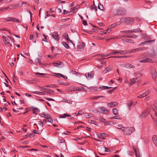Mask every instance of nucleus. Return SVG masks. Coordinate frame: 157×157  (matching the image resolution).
<instances>
[{
    "label": "nucleus",
    "instance_id": "33",
    "mask_svg": "<svg viewBox=\"0 0 157 157\" xmlns=\"http://www.w3.org/2000/svg\"><path fill=\"white\" fill-rule=\"evenodd\" d=\"M112 111L114 115H116L118 114V110L117 109H113Z\"/></svg>",
    "mask_w": 157,
    "mask_h": 157
},
{
    "label": "nucleus",
    "instance_id": "59",
    "mask_svg": "<svg viewBox=\"0 0 157 157\" xmlns=\"http://www.w3.org/2000/svg\"><path fill=\"white\" fill-rule=\"evenodd\" d=\"M38 124L42 127L44 126V124L42 122L40 121L38 122Z\"/></svg>",
    "mask_w": 157,
    "mask_h": 157
},
{
    "label": "nucleus",
    "instance_id": "9",
    "mask_svg": "<svg viewBox=\"0 0 157 157\" xmlns=\"http://www.w3.org/2000/svg\"><path fill=\"white\" fill-rule=\"evenodd\" d=\"M2 38H3V41L5 44L7 45L10 44V46H12V44L10 43L9 40L7 38L4 36H2Z\"/></svg>",
    "mask_w": 157,
    "mask_h": 157
},
{
    "label": "nucleus",
    "instance_id": "16",
    "mask_svg": "<svg viewBox=\"0 0 157 157\" xmlns=\"http://www.w3.org/2000/svg\"><path fill=\"white\" fill-rule=\"evenodd\" d=\"M152 139L154 144L157 147V136L154 135L152 137Z\"/></svg>",
    "mask_w": 157,
    "mask_h": 157
},
{
    "label": "nucleus",
    "instance_id": "28",
    "mask_svg": "<svg viewBox=\"0 0 157 157\" xmlns=\"http://www.w3.org/2000/svg\"><path fill=\"white\" fill-rule=\"evenodd\" d=\"M44 92L48 93L50 94H52V93H54V91L48 89H47L46 91H44Z\"/></svg>",
    "mask_w": 157,
    "mask_h": 157
},
{
    "label": "nucleus",
    "instance_id": "4",
    "mask_svg": "<svg viewBox=\"0 0 157 157\" xmlns=\"http://www.w3.org/2000/svg\"><path fill=\"white\" fill-rule=\"evenodd\" d=\"M98 111L101 114L109 113V111L105 108L102 107L98 109Z\"/></svg>",
    "mask_w": 157,
    "mask_h": 157
},
{
    "label": "nucleus",
    "instance_id": "27",
    "mask_svg": "<svg viewBox=\"0 0 157 157\" xmlns=\"http://www.w3.org/2000/svg\"><path fill=\"white\" fill-rule=\"evenodd\" d=\"M84 116L87 118H90L92 117V115L90 113H86L84 114Z\"/></svg>",
    "mask_w": 157,
    "mask_h": 157
},
{
    "label": "nucleus",
    "instance_id": "34",
    "mask_svg": "<svg viewBox=\"0 0 157 157\" xmlns=\"http://www.w3.org/2000/svg\"><path fill=\"white\" fill-rule=\"evenodd\" d=\"M112 87H108L107 86H103L102 87L100 86V88L101 89L103 90H105V89H109L110 88H111Z\"/></svg>",
    "mask_w": 157,
    "mask_h": 157
},
{
    "label": "nucleus",
    "instance_id": "12",
    "mask_svg": "<svg viewBox=\"0 0 157 157\" xmlns=\"http://www.w3.org/2000/svg\"><path fill=\"white\" fill-rule=\"evenodd\" d=\"M129 57V56H112L110 57L107 58H102V59H108L110 58H126Z\"/></svg>",
    "mask_w": 157,
    "mask_h": 157
},
{
    "label": "nucleus",
    "instance_id": "13",
    "mask_svg": "<svg viewBox=\"0 0 157 157\" xmlns=\"http://www.w3.org/2000/svg\"><path fill=\"white\" fill-rule=\"evenodd\" d=\"M139 61L142 63H150L152 61V59L150 58H147L142 60H140Z\"/></svg>",
    "mask_w": 157,
    "mask_h": 157
},
{
    "label": "nucleus",
    "instance_id": "43",
    "mask_svg": "<svg viewBox=\"0 0 157 157\" xmlns=\"http://www.w3.org/2000/svg\"><path fill=\"white\" fill-rule=\"evenodd\" d=\"M33 93L34 94H39L44 95L45 94L43 92L40 91H33Z\"/></svg>",
    "mask_w": 157,
    "mask_h": 157
},
{
    "label": "nucleus",
    "instance_id": "3",
    "mask_svg": "<svg viewBox=\"0 0 157 157\" xmlns=\"http://www.w3.org/2000/svg\"><path fill=\"white\" fill-rule=\"evenodd\" d=\"M121 20H123L124 22L127 24H132L134 23V20L132 18H125L123 17L122 18Z\"/></svg>",
    "mask_w": 157,
    "mask_h": 157
},
{
    "label": "nucleus",
    "instance_id": "52",
    "mask_svg": "<svg viewBox=\"0 0 157 157\" xmlns=\"http://www.w3.org/2000/svg\"><path fill=\"white\" fill-rule=\"evenodd\" d=\"M14 19L13 20V22H18V23H21V21L18 19H17L15 18H14Z\"/></svg>",
    "mask_w": 157,
    "mask_h": 157
},
{
    "label": "nucleus",
    "instance_id": "23",
    "mask_svg": "<svg viewBox=\"0 0 157 157\" xmlns=\"http://www.w3.org/2000/svg\"><path fill=\"white\" fill-rule=\"evenodd\" d=\"M54 74L56 75V76L58 77H62L63 78L65 79H67V77L66 76H64L62 74H60V73H54Z\"/></svg>",
    "mask_w": 157,
    "mask_h": 157
},
{
    "label": "nucleus",
    "instance_id": "58",
    "mask_svg": "<svg viewBox=\"0 0 157 157\" xmlns=\"http://www.w3.org/2000/svg\"><path fill=\"white\" fill-rule=\"evenodd\" d=\"M45 99H46L47 100H48L49 101H55V100L54 99H53L52 98H45Z\"/></svg>",
    "mask_w": 157,
    "mask_h": 157
},
{
    "label": "nucleus",
    "instance_id": "8",
    "mask_svg": "<svg viewBox=\"0 0 157 157\" xmlns=\"http://www.w3.org/2000/svg\"><path fill=\"white\" fill-rule=\"evenodd\" d=\"M90 90L92 92H95L100 91V87H99L95 86H91L89 88Z\"/></svg>",
    "mask_w": 157,
    "mask_h": 157
},
{
    "label": "nucleus",
    "instance_id": "42",
    "mask_svg": "<svg viewBox=\"0 0 157 157\" xmlns=\"http://www.w3.org/2000/svg\"><path fill=\"white\" fill-rule=\"evenodd\" d=\"M113 28V27L112 26H111V25H110L108 27L107 30V31L108 32V33H110L112 31L111 29Z\"/></svg>",
    "mask_w": 157,
    "mask_h": 157
},
{
    "label": "nucleus",
    "instance_id": "61",
    "mask_svg": "<svg viewBox=\"0 0 157 157\" xmlns=\"http://www.w3.org/2000/svg\"><path fill=\"white\" fill-rule=\"evenodd\" d=\"M123 37H125L126 38H129V37H133V36H128V35H123Z\"/></svg>",
    "mask_w": 157,
    "mask_h": 157
},
{
    "label": "nucleus",
    "instance_id": "35",
    "mask_svg": "<svg viewBox=\"0 0 157 157\" xmlns=\"http://www.w3.org/2000/svg\"><path fill=\"white\" fill-rule=\"evenodd\" d=\"M63 36L67 40L68 42H69V39L68 35L67 33H65L64 34Z\"/></svg>",
    "mask_w": 157,
    "mask_h": 157
},
{
    "label": "nucleus",
    "instance_id": "48",
    "mask_svg": "<svg viewBox=\"0 0 157 157\" xmlns=\"http://www.w3.org/2000/svg\"><path fill=\"white\" fill-rule=\"evenodd\" d=\"M26 82L28 84H34V82L33 81V80H26Z\"/></svg>",
    "mask_w": 157,
    "mask_h": 157
},
{
    "label": "nucleus",
    "instance_id": "64",
    "mask_svg": "<svg viewBox=\"0 0 157 157\" xmlns=\"http://www.w3.org/2000/svg\"><path fill=\"white\" fill-rule=\"evenodd\" d=\"M34 134L33 133H31L29 135V136L31 137H33L34 136Z\"/></svg>",
    "mask_w": 157,
    "mask_h": 157
},
{
    "label": "nucleus",
    "instance_id": "19",
    "mask_svg": "<svg viewBox=\"0 0 157 157\" xmlns=\"http://www.w3.org/2000/svg\"><path fill=\"white\" fill-rule=\"evenodd\" d=\"M52 36L53 38L56 40H58L59 39L58 34L57 33H54L52 35Z\"/></svg>",
    "mask_w": 157,
    "mask_h": 157
},
{
    "label": "nucleus",
    "instance_id": "24",
    "mask_svg": "<svg viewBox=\"0 0 157 157\" xmlns=\"http://www.w3.org/2000/svg\"><path fill=\"white\" fill-rule=\"evenodd\" d=\"M93 76L94 74L92 73H88L86 74V76L87 78H93Z\"/></svg>",
    "mask_w": 157,
    "mask_h": 157
},
{
    "label": "nucleus",
    "instance_id": "40",
    "mask_svg": "<svg viewBox=\"0 0 157 157\" xmlns=\"http://www.w3.org/2000/svg\"><path fill=\"white\" fill-rule=\"evenodd\" d=\"M89 123H91V124H94L95 125H97V123L94 121L92 120H89Z\"/></svg>",
    "mask_w": 157,
    "mask_h": 157
},
{
    "label": "nucleus",
    "instance_id": "38",
    "mask_svg": "<svg viewBox=\"0 0 157 157\" xmlns=\"http://www.w3.org/2000/svg\"><path fill=\"white\" fill-rule=\"evenodd\" d=\"M13 17H8L7 18L6 20V21H13V20L14 19Z\"/></svg>",
    "mask_w": 157,
    "mask_h": 157
},
{
    "label": "nucleus",
    "instance_id": "18",
    "mask_svg": "<svg viewBox=\"0 0 157 157\" xmlns=\"http://www.w3.org/2000/svg\"><path fill=\"white\" fill-rule=\"evenodd\" d=\"M124 67L127 68H133L135 66L130 63L125 64L124 65Z\"/></svg>",
    "mask_w": 157,
    "mask_h": 157
},
{
    "label": "nucleus",
    "instance_id": "1",
    "mask_svg": "<svg viewBox=\"0 0 157 157\" xmlns=\"http://www.w3.org/2000/svg\"><path fill=\"white\" fill-rule=\"evenodd\" d=\"M145 36L146 37H144L146 38L145 40L146 41L140 43L139 45V46H141L144 45L150 44L153 43L155 41V39L151 40H149V39H151L150 37L148 35H146Z\"/></svg>",
    "mask_w": 157,
    "mask_h": 157
},
{
    "label": "nucleus",
    "instance_id": "20",
    "mask_svg": "<svg viewBox=\"0 0 157 157\" xmlns=\"http://www.w3.org/2000/svg\"><path fill=\"white\" fill-rule=\"evenodd\" d=\"M108 105L110 107H113L117 106L118 103L117 102H111L108 103Z\"/></svg>",
    "mask_w": 157,
    "mask_h": 157
},
{
    "label": "nucleus",
    "instance_id": "25",
    "mask_svg": "<svg viewBox=\"0 0 157 157\" xmlns=\"http://www.w3.org/2000/svg\"><path fill=\"white\" fill-rule=\"evenodd\" d=\"M71 117V115H70L64 113L63 115H60L59 117L62 118H66V117Z\"/></svg>",
    "mask_w": 157,
    "mask_h": 157
},
{
    "label": "nucleus",
    "instance_id": "62",
    "mask_svg": "<svg viewBox=\"0 0 157 157\" xmlns=\"http://www.w3.org/2000/svg\"><path fill=\"white\" fill-rule=\"evenodd\" d=\"M69 13V12L67 11H66L65 10H64L63 11V14H66Z\"/></svg>",
    "mask_w": 157,
    "mask_h": 157
},
{
    "label": "nucleus",
    "instance_id": "21",
    "mask_svg": "<svg viewBox=\"0 0 157 157\" xmlns=\"http://www.w3.org/2000/svg\"><path fill=\"white\" fill-rule=\"evenodd\" d=\"M127 105L128 107L129 110H130L131 108V106L132 105L134 106L133 105V102L132 100L129 101L128 103H127Z\"/></svg>",
    "mask_w": 157,
    "mask_h": 157
},
{
    "label": "nucleus",
    "instance_id": "6",
    "mask_svg": "<svg viewBox=\"0 0 157 157\" xmlns=\"http://www.w3.org/2000/svg\"><path fill=\"white\" fill-rule=\"evenodd\" d=\"M126 13V11L125 10L121 9L116 12V14L117 15H123Z\"/></svg>",
    "mask_w": 157,
    "mask_h": 157
},
{
    "label": "nucleus",
    "instance_id": "55",
    "mask_svg": "<svg viewBox=\"0 0 157 157\" xmlns=\"http://www.w3.org/2000/svg\"><path fill=\"white\" fill-rule=\"evenodd\" d=\"M19 4H13V9H15L17 7H18L19 6Z\"/></svg>",
    "mask_w": 157,
    "mask_h": 157
},
{
    "label": "nucleus",
    "instance_id": "46",
    "mask_svg": "<svg viewBox=\"0 0 157 157\" xmlns=\"http://www.w3.org/2000/svg\"><path fill=\"white\" fill-rule=\"evenodd\" d=\"M46 87H53V88H56L57 87V86L56 85H48L46 86Z\"/></svg>",
    "mask_w": 157,
    "mask_h": 157
},
{
    "label": "nucleus",
    "instance_id": "10",
    "mask_svg": "<svg viewBox=\"0 0 157 157\" xmlns=\"http://www.w3.org/2000/svg\"><path fill=\"white\" fill-rule=\"evenodd\" d=\"M150 91L147 90L146 91L145 93H143L142 94H141L137 97V98H143L147 96L150 93Z\"/></svg>",
    "mask_w": 157,
    "mask_h": 157
},
{
    "label": "nucleus",
    "instance_id": "11",
    "mask_svg": "<svg viewBox=\"0 0 157 157\" xmlns=\"http://www.w3.org/2000/svg\"><path fill=\"white\" fill-rule=\"evenodd\" d=\"M138 82V78H133L131 80H130L129 82V84L130 85H132L133 83H136Z\"/></svg>",
    "mask_w": 157,
    "mask_h": 157
},
{
    "label": "nucleus",
    "instance_id": "29",
    "mask_svg": "<svg viewBox=\"0 0 157 157\" xmlns=\"http://www.w3.org/2000/svg\"><path fill=\"white\" fill-rule=\"evenodd\" d=\"M62 63V62L61 61H59V63L58 62L55 63L53 62V64L54 67H58Z\"/></svg>",
    "mask_w": 157,
    "mask_h": 157
},
{
    "label": "nucleus",
    "instance_id": "47",
    "mask_svg": "<svg viewBox=\"0 0 157 157\" xmlns=\"http://www.w3.org/2000/svg\"><path fill=\"white\" fill-rule=\"evenodd\" d=\"M35 62L36 63H38L40 65L41 64V59L40 58H38L37 60H36Z\"/></svg>",
    "mask_w": 157,
    "mask_h": 157
},
{
    "label": "nucleus",
    "instance_id": "15",
    "mask_svg": "<svg viewBox=\"0 0 157 157\" xmlns=\"http://www.w3.org/2000/svg\"><path fill=\"white\" fill-rule=\"evenodd\" d=\"M59 146L62 150H65L66 148V145L65 143H63L61 144H59Z\"/></svg>",
    "mask_w": 157,
    "mask_h": 157
},
{
    "label": "nucleus",
    "instance_id": "5",
    "mask_svg": "<svg viewBox=\"0 0 157 157\" xmlns=\"http://www.w3.org/2000/svg\"><path fill=\"white\" fill-rule=\"evenodd\" d=\"M151 72L153 79H156L157 77V74L156 70L154 68H152L151 69Z\"/></svg>",
    "mask_w": 157,
    "mask_h": 157
},
{
    "label": "nucleus",
    "instance_id": "26",
    "mask_svg": "<svg viewBox=\"0 0 157 157\" xmlns=\"http://www.w3.org/2000/svg\"><path fill=\"white\" fill-rule=\"evenodd\" d=\"M149 114V112L147 111H144L141 114L142 117H145L147 116Z\"/></svg>",
    "mask_w": 157,
    "mask_h": 157
},
{
    "label": "nucleus",
    "instance_id": "22",
    "mask_svg": "<svg viewBox=\"0 0 157 157\" xmlns=\"http://www.w3.org/2000/svg\"><path fill=\"white\" fill-rule=\"evenodd\" d=\"M131 53V52L129 51L128 52L126 51H123V50H120L118 51V54H128V53Z\"/></svg>",
    "mask_w": 157,
    "mask_h": 157
},
{
    "label": "nucleus",
    "instance_id": "54",
    "mask_svg": "<svg viewBox=\"0 0 157 157\" xmlns=\"http://www.w3.org/2000/svg\"><path fill=\"white\" fill-rule=\"evenodd\" d=\"M28 150L30 151H38L39 150L36 149H35V148H32L30 149H28Z\"/></svg>",
    "mask_w": 157,
    "mask_h": 157
},
{
    "label": "nucleus",
    "instance_id": "63",
    "mask_svg": "<svg viewBox=\"0 0 157 157\" xmlns=\"http://www.w3.org/2000/svg\"><path fill=\"white\" fill-rule=\"evenodd\" d=\"M82 23L84 25H87V22L85 20H84L83 21Z\"/></svg>",
    "mask_w": 157,
    "mask_h": 157
},
{
    "label": "nucleus",
    "instance_id": "39",
    "mask_svg": "<svg viewBox=\"0 0 157 157\" xmlns=\"http://www.w3.org/2000/svg\"><path fill=\"white\" fill-rule=\"evenodd\" d=\"M42 116L44 117H45L47 119L50 116L49 114H45L44 113H43L41 114Z\"/></svg>",
    "mask_w": 157,
    "mask_h": 157
},
{
    "label": "nucleus",
    "instance_id": "17",
    "mask_svg": "<svg viewBox=\"0 0 157 157\" xmlns=\"http://www.w3.org/2000/svg\"><path fill=\"white\" fill-rule=\"evenodd\" d=\"M99 120L101 122L104 123V124L105 125H107L109 124V122L108 121H106V120L103 117H99Z\"/></svg>",
    "mask_w": 157,
    "mask_h": 157
},
{
    "label": "nucleus",
    "instance_id": "2",
    "mask_svg": "<svg viewBox=\"0 0 157 157\" xmlns=\"http://www.w3.org/2000/svg\"><path fill=\"white\" fill-rule=\"evenodd\" d=\"M117 129H119L123 131L124 132V134L127 135H130L132 132H133L135 129L133 127H127L125 128L124 129H122L121 128H117Z\"/></svg>",
    "mask_w": 157,
    "mask_h": 157
},
{
    "label": "nucleus",
    "instance_id": "56",
    "mask_svg": "<svg viewBox=\"0 0 157 157\" xmlns=\"http://www.w3.org/2000/svg\"><path fill=\"white\" fill-rule=\"evenodd\" d=\"M136 19L137 21H141V18L139 17H136Z\"/></svg>",
    "mask_w": 157,
    "mask_h": 157
},
{
    "label": "nucleus",
    "instance_id": "36",
    "mask_svg": "<svg viewBox=\"0 0 157 157\" xmlns=\"http://www.w3.org/2000/svg\"><path fill=\"white\" fill-rule=\"evenodd\" d=\"M111 55H115L117 54H118V51L113 50L112 52H110Z\"/></svg>",
    "mask_w": 157,
    "mask_h": 157
},
{
    "label": "nucleus",
    "instance_id": "57",
    "mask_svg": "<svg viewBox=\"0 0 157 157\" xmlns=\"http://www.w3.org/2000/svg\"><path fill=\"white\" fill-rule=\"evenodd\" d=\"M8 9H10V7L9 6L3 8L2 9V11H5V10H8Z\"/></svg>",
    "mask_w": 157,
    "mask_h": 157
},
{
    "label": "nucleus",
    "instance_id": "50",
    "mask_svg": "<svg viewBox=\"0 0 157 157\" xmlns=\"http://www.w3.org/2000/svg\"><path fill=\"white\" fill-rule=\"evenodd\" d=\"M78 8V6H76L73 7L71 8V11L75 10H76Z\"/></svg>",
    "mask_w": 157,
    "mask_h": 157
},
{
    "label": "nucleus",
    "instance_id": "31",
    "mask_svg": "<svg viewBox=\"0 0 157 157\" xmlns=\"http://www.w3.org/2000/svg\"><path fill=\"white\" fill-rule=\"evenodd\" d=\"M63 45L67 49H70V47L68 44L66 42H63L62 43Z\"/></svg>",
    "mask_w": 157,
    "mask_h": 157
},
{
    "label": "nucleus",
    "instance_id": "32",
    "mask_svg": "<svg viewBox=\"0 0 157 157\" xmlns=\"http://www.w3.org/2000/svg\"><path fill=\"white\" fill-rule=\"evenodd\" d=\"M136 32V31H134L133 30H126V31H121V33H128L130 32L133 33L134 32Z\"/></svg>",
    "mask_w": 157,
    "mask_h": 157
},
{
    "label": "nucleus",
    "instance_id": "44",
    "mask_svg": "<svg viewBox=\"0 0 157 157\" xmlns=\"http://www.w3.org/2000/svg\"><path fill=\"white\" fill-rule=\"evenodd\" d=\"M110 55H111L110 53L109 54H100L99 56H101L102 57H107V56H109Z\"/></svg>",
    "mask_w": 157,
    "mask_h": 157
},
{
    "label": "nucleus",
    "instance_id": "49",
    "mask_svg": "<svg viewBox=\"0 0 157 157\" xmlns=\"http://www.w3.org/2000/svg\"><path fill=\"white\" fill-rule=\"evenodd\" d=\"M32 110L33 111H36L38 112H40V110L37 108L36 107H33L32 108Z\"/></svg>",
    "mask_w": 157,
    "mask_h": 157
},
{
    "label": "nucleus",
    "instance_id": "53",
    "mask_svg": "<svg viewBox=\"0 0 157 157\" xmlns=\"http://www.w3.org/2000/svg\"><path fill=\"white\" fill-rule=\"evenodd\" d=\"M127 42L128 43H130L132 44H133L134 42V41L132 39H128Z\"/></svg>",
    "mask_w": 157,
    "mask_h": 157
},
{
    "label": "nucleus",
    "instance_id": "60",
    "mask_svg": "<svg viewBox=\"0 0 157 157\" xmlns=\"http://www.w3.org/2000/svg\"><path fill=\"white\" fill-rule=\"evenodd\" d=\"M114 91V89H111L110 90H109L108 91V93H110V94H112L113 92Z\"/></svg>",
    "mask_w": 157,
    "mask_h": 157
},
{
    "label": "nucleus",
    "instance_id": "30",
    "mask_svg": "<svg viewBox=\"0 0 157 157\" xmlns=\"http://www.w3.org/2000/svg\"><path fill=\"white\" fill-rule=\"evenodd\" d=\"M112 70V68L110 66H108L104 70V71L106 73L109 71Z\"/></svg>",
    "mask_w": 157,
    "mask_h": 157
},
{
    "label": "nucleus",
    "instance_id": "45",
    "mask_svg": "<svg viewBox=\"0 0 157 157\" xmlns=\"http://www.w3.org/2000/svg\"><path fill=\"white\" fill-rule=\"evenodd\" d=\"M48 119V121L51 123H52L53 122V119L51 117V116L50 115L49 117H48L47 119Z\"/></svg>",
    "mask_w": 157,
    "mask_h": 157
},
{
    "label": "nucleus",
    "instance_id": "7",
    "mask_svg": "<svg viewBox=\"0 0 157 157\" xmlns=\"http://www.w3.org/2000/svg\"><path fill=\"white\" fill-rule=\"evenodd\" d=\"M147 48H146L145 47H141V48H136L135 49H133L131 51H130L131 52H139L140 51H141L143 50H144L145 49H147Z\"/></svg>",
    "mask_w": 157,
    "mask_h": 157
},
{
    "label": "nucleus",
    "instance_id": "41",
    "mask_svg": "<svg viewBox=\"0 0 157 157\" xmlns=\"http://www.w3.org/2000/svg\"><path fill=\"white\" fill-rule=\"evenodd\" d=\"M43 36L44 37V38L42 40L44 42H48V41L47 39V38L48 36L44 34H43Z\"/></svg>",
    "mask_w": 157,
    "mask_h": 157
},
{
    "label": "nucleus",
    "instance_id": "37",
    "mask_svg": "<svg viewBox=\"0 0 157 157\" xmlns=\"http://www.w3.org/2000/svg\"><path fill=\"white\" fill-rule=\"evenodd\" d=\"M98 8L99 9L102 10L104 9L103 6L100 3H99L98 5Z\"/></svg>",
    "mask_w": 157,
    "mask_h": 157
},
{
    "label": "nucleus",
    "instance_id": "51",
    "mask_svg": "<svg viewBox=\"0 0 157 157\" xmlns=\"http://www.w3.org/2000/svg\"><path fill=\"white\" fill-rule=\"evenodd\" d=\"M63 143H65V140L64 139H61L59 140V144H61Z\"/></svg>",
    "mask_w": 157,
    "mask_h": 157
},
{
    "label": "nucleus",
    "instance_id": "14",
    "mask_svg": "<svg viewBox=\"0 0 157 157\" xmlns=\"http://www.w3.org/2000/svg\"><path fill=\"white\" fill-rule=\"evenodd\" d=\"M85 46V43L84 42H82L81 45L77 46V49L78 51H81L84 48Z\"/></svg>",
    "mask_w": 157,
    "mask_h": 157
}]
</instances>
